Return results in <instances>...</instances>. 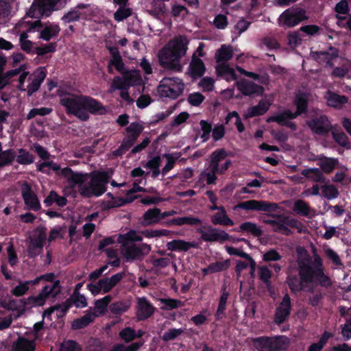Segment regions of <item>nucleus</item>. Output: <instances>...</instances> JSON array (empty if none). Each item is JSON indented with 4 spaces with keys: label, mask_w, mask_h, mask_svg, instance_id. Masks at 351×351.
<instances>
[{
    "label": "nucleus",
    "mask_w": 351,
    "mask_h": 351,
    "mask_svg": "<svg viewBox=\"0 0 351 351\" xmlns=\"http://www.w3.org/2000/svg\"><path fill=\"white\" fill-rule=\"evenodd\" d=\"M205 65L203 61L196 58V54L193 53L191 62L188 69V73L193 77L202 76L205 72Z\"/></svg>",
    "instance_id": "nucleus-30"
},
{
    "label": "nucleus",
    "mask_w": 351,
    "mask_h": 351,
    "mask_svg": "<svg viewBox=\"0 0 351 351\" xmlns=\"http://www.w3.org/2000/svg\"><path fill=\"white\" fill-rule=\"evenodd\" d=\"M291 310V298L286 294L279 306L276 309L275 314V322L281 324L287 319L290 313Z\"/></svg>",
    "instance_id": "nucleus-23"
},
{
    "label": "nucleus",
    "mask_w": 351,
    "mask_h": 351,
    "mask_svg": "<svg viewBox=\"0 0 351 351\" xmlns=\"http://www.w3.org/2000/svg\"><path fill=\"white\" fill-rule=\"evenodd\" d=\"M162 220L160 210L153 208L147 210L142 217L141 224L143 226H149L158 223Z\"/></svg>",
    "instance_id": "nucleus-27"
},
{
    "label": "nucleus",
    "mask_w": 351,
    "mask_h": 351,
    "mask_svg": "<svg viewBox=\"0 0 351 351\" xmlns=\"http://www.w3.org/2000/svg\"><path fill=\"white\" fill-rule=\"evenodd\" d=\"M60 292L59 281H56L43 287L37 295H32L24 300V304L28 308L41 306L49 298H54Z\"/></svg>",
    "instance_id": "nucleus-7"
},
{
    "label": "nucleus",
    "mask_w": 351,
    "mask_h": 351,
    "mask_svg": "<svg viewBox=\"0 0 351 351\" xmlns=\"http://www.w3.org/2000/svg\"><path fill=\"white\" fill-rule=\"evenodd\" d=\"M317 165L320 167L322 171L326 173H331L333 169L339 165V160L334 158H328L320 156L317 158Z\"/></svg>",
    "instance_id": "nucleus-31"
},
{
    "label": "nucleus",
    "mask_w": 351,
    "mask_h": 351,
    "mask_svg": "<svg viewBox=\"0 0 351 351\" xmlns=\"http://www.w3.org/2000/svg\"><path fill=\"white\" fill-rule=\"evenodd\" d=\"M142 78L139 71H131L124 74L123 77H114L112 80V84L110 87L109 91L112 93L116 90V88H121L123 87L130 88L141 84Z\"/></svg>",
    "instance_id": "nucleus-11"
},
{
    "label": "nucleus",
    "mask_w": 351,
    "mask_h": 351,
    "mask_svg": "<svg viewBox=\"0 0 351 351\" xmlns=\"http://www.w3.org/2000/svg\"><path fill=\"white\" fill-rule=\"evenodd\" d=\"M321 191L324 197L328 199H334L339 196L338 189L331 184H325L321 186Z\"/></svg>",
    "instance_id": "nucleus-50"
},
{
    "label": "nucleus",
    "mask_w": 351,
    "mask_h": 351,
    "mask_svg": "<svg viewBox=\"0 0 351 351\" xmlns=\"http://www.w3.org/2000/svg\"><path fill=\"white\" fill-rule=\"evenodd\" d=\"M166 246L169 251L186 252L192 247H197V244L195 242H189L182 239H174L167 242Z\"/></svg>",
    "instance_id": "nucleus-28"
},
{
    "label": "nucleus",
    "mask_w": 351,
    "mask_h": 351,
    "mask_svg": "<svg viewBox=\"0 0 351 351\" xmlns=\"http://www.w3.org/2000/svg\"><path fill=\"white\" fill-rule=\"evenodd\" d=\"M13 351H34L35 344L33 341L19 337L12 346Z\"/></svg>",
    "instance_id": "nucleus-39"
},
{
    "label": "nucleus",
    "mask_w": 351,
    "mask_h": 351,
    "mask_svg": "<svg viewBox=\"0 0 351 351\" xmlns=\"http://www.w3.org/2000/svg\"><path fill=\"white\" fill-rule=\"evenodd\" d=\"M318 117L308 121L307 125L311 130L317 134H322L328 132L330 128V123L328 118L322 114L316 112Z\"/></svg>",
    "instance_id": "nucleus-21"
},
{
    "label": "nucleus",
    "mask_w": 351,
    "mask_h": 351,
    "mask_svg": "<svg viewBox=\"0 0 351 351\" xmlns=\"http://www.w3.org/2000/svg\"><path fill=\"white\" fill-rule=\"evenodd\" d=\"M330 335L325 332L321 337L319 342L312 343L308 348L307 351H321L327 341L330 338Z\"/></svg>",
    "instance_id": "nucleus-64"
},
{
    "label": "nucleus",
    "mask_w": 351,
    "mask_h": 351,
    "mask_svg": "<svg viewBox=\"0 0 351 351\" xmlns=\"http://www.w3.org/2000/svg\"><path fill=\"white\" fill-rule=\"evenodd\" d=\"M46 238V233L43 230H36L33 232L27 246V253L29 257H34L42 252Z\"/></svg>",
    "instance_id": "nucleus-17"
},
{
    "label": "nucleus",
    "mask_w": 351,
    "mask_h": 351,
    "mask_svg": "<svg viewBox=\"0 0 351 351\" xmlns=\"http://www.w3.org/2000/svg\"><path fill=\"white\" fill-rule=\"evenodd\" d=\"M21 192L26 209L38 211L41 208L37 195L27 182L21 183Z\"/></svg>",
    "instance_id": "nucleus-15"
},
{
    "label": "nucleus",
    "mask_w": 351,
    "mask_h": 351,
    "mask_svg": "<svg viewBox=\"0 0 351 351\" xmlns=\"http://www.w3.org/2000/svg\"><path fill=\"white\" fill-rule=\"evenodd\" d=\"M132 14V10L128 6H119L117 11L114 13V19L117 22L123 21Z\"/></svg>",
    "instance_id": "nucleus-54"
},
{
    "label": "nucleus",
    "mask_w": 351,
    "mask_h": 351,
    "mask_svg": "<svg viewBox=\"0 0 351 351\" xmlns=\"http://www.w3.org/2000/svg\"><path fill=\"white\" fill-rule=\"evenodd\" d=\"M62 8L60 0H34L26 15L35 19L49 17Z\"/></svg>",
    "instance_id": "nucleus-6"
},
{
    "label": "nucleus",
    "mask_w": 351,
    "mask_h": 351,
    "mask_svg": "<svg viewBox=\"0 0 351 351\" xmlns=\"http://www.w3.org/2000/svg\"><path fill=\"white\" fill-rule=\"evenodd\" d=\"M284 221L287 227L289 228H295L299 233L305 231V227L303 223L292 217L284 216Z\"/></svg>",
    "instance_id": "nucleus-56"
},
{
    "label": "nucleus",
    "mask_w": 351,
    "mask_h": 351,
    "mask_svg": "<svg viewBox=\"0 0 351 351\" xmlns=\"http://www.w3.org/2000/svg\"><path fill=\"white\" fill-rule=\"evenodd\" d=\"M293 211L303 216H307L310 213V207L305 202L298 200L294 204Z\"/></svg>",
    "instance_id": "nucleus-63"
},
{
    "label": "nucleus",
    "mask_w": 351,
    "mask_h": 351,
    "mask_svg": "<svg viewBox=\"0 0 351 351\" xmlns=\"http://www.w3.org/2000/svg\"><path fill=\"white\" fill-rule=\"evenodd\" d=\"M60 28L58 24L47 23L40 32V38L48 41L53 38L57 37L60 33Z\"/></svg>",
    "instance_id": "nucleus-34"
},
{
    "label": "nucleus",
    "mask_w": 351,
    "mask_h": 351,
    "mask_svg": "<svg viewBox=\"0 0 351 351\" xmlns=\"http://www.w3.org/2000/svg\"><path fill=\"white\" fill-rule=\"evenodd\" d=\"M271 338L272 351L285 350L289 346V339L285 336H278Z\"/></svg>",
    "instance_id": "nucleus-44"
},
{
    "label": "nucleus",
    "mask_w": 351,
    "mask_h": 351,
    "mask_svg": "<svg viewBox=\"0 0 351 351\" xmlns=\"http://www.w3.org/2000/svg\"><path fill=\"white\" fill-rule=\"evenodd\" d=\"M230 122H234V123L237 125V130L239 132H243V124L242 123L241 120L237 112L232 111V112H230L226 117V123L228 124Z\"/></svg>",
    "instance_id": "nucleus-60"
},
{
    "label": "nucleus",
    "mask_w": 351,
    "mask_h": 351,
    "mask_svg": "<svg viewBox=\"0 0 351 351\" xmlns=\"http://www.w3.org/2000/svg\"><path fill=\"white\" fill-rule=\"evenodd\" d=\"M17 282L19 284L11 289L10 293L16 297L23 296L29 289L28 282L19 279Z\"/></svg>",
    "instance_id": "nucleus-53"
},
{
    "label": "nucleus",
    "mask_w": 351,
    "mask_h": 351,
    "mask_svg": "<svg viewBox=\"0 0 351 351\" xmlns=\"http://www.w3.org/2000/svg\"><path fill=\"white\" fill-rule=\"evenodd\" d=\"M20 26L27 27L26 32H23L20 34L19 41L21 49L26 51H30L32 48V43L27 39V32L33 31H38L42 27L41 22L40 21H27L25 19L19 24Z\"/></svg>",
    "instance_id": "nucleus-19"
},
{
    "label": "nucleus",
    "mask_w": 351,
    "mask_h": 351,
    "mask_svg": "<svg viewBox=\"0 0 351 351\" xmlns=\"http://www.w3.org/2000/svg\"><path fill=\"white\" fill-rule=\"evenodd\" d=\"M150 251V245L146 243H142L139 245L136 244H121V254L126 262L141 260Z\"/></svg>",
    "instance_id": "nucleus-9"
},
{
    "label": "nucleus",
    "mask_w": 351,
    "mask_h": 351,
    "mask_svg": "<svg viewBox=\"0 0 351 351\" xmlns=\"http://www.w3.org/2000/svg\"><path fill=\"white\" fill-rule=\"evenodd\" d=\"M16 161L21 165H29L34 162L33 156L23 149H19V154L16 156Z\"/></svg>",
    "instance_id": "nucleus-59"
},
{
    "label": "nucleus",
    "mask_w": 351,
    "mask_h": 351,
    "mask_svg": "<svg viewBox=\"0 0 351 351\" xmlns=\"http://www.w3.org/2000/svg\"><path fill=\"white\" fill-rule=\"evenodd\" d=\"M237 231L247 234H250L254 237H260L263 234L262 229L256 223L251 221L242 223Z\"/></svg>",
    "instance_id": "nucleus-37"
},
{
    "label": "nucleus",
    "mask_w": 351,
    "mask_h": 351,
    "mask_svg": "<svg viewBox=\"0 0 351 351\" xmlns=\"http://www.w3.org/2000/svg\"><path fill=\"white\" fill-rule=\"evenodd\" d=\"M4 74L9 82L12 77L19 76V88H23V82H25L29 71H27V65L22 64L18 68L10 70Z\"/></svg>",
    "instance_id": "nucleus-26"
},
{
    "label": "nucleus",
    "mask_w": 351,
    "mask_h": 351,
    "mask_svg": "<svg viewBox=\"0 0 351 351\" xmlns=\"http://www.w3.org/2000/svg\"><path fill=\"white\" fill-rule=\"evenodd\" d=\"M82 19L92 20L101 15V10L95 5L79 3Z\"/></svg>",
    "instance_id": "nucleus-24"
},
{
    "label": "nucleus",
    "mask_w": 351,
    "mask_h": 351,
    "mask_svg": "<svg viewBox=\"0 0 351 351\" xmlns=\"http://www.w3.org/2000/svg\"><path fill=\"white\" fill-rule=\"evenodd\" d=\"M189 41L184 36H178L171 40L158 53L160 65L165 69L180 72L182 70L180 60L188 49Z\"/></svg>",
    "instance_id": "nucleus-4"
},
{
    "label": "nucleus",
    "mask_w": 351,
    "mask_h": 351,
    "mask_svg": "<svg viewBox=\"0 0 351 351\" xmlns=\"http://www.w3.org/2000/svg\"><path fill=\"white\" fill-rule=\"evenodd\" d=\"M70 306L71 302L69 300L62 304L51 306L44 311L43 315V318H49L51 319L49 317L53 313H56L58 317H61L66 313Z\"/></svg>",
    "instance_id": "nucleus-33"
},
{
    "label": "nucleus",
    "mask_w": 351,
    "mask_h": 351,
    "mask_svg": "<svg viewBox=\"0 0 351 351\" xmlns=\"http://www.w3.org/2000/svg\"><path fill=\"white\" fill-rule=\"evenodd\" d=\"M305 11L300 8H291L283 12L278 19L280 26L291 27L306 19Z\"/></svg>",
    "instance_id": "nucleus-12"
},
{
    "label": "nucleus",
    "mask_w": 351,
    "mask_h": 351,
    "mask_svg": "<svg viewBox=\"0 0 351 351\" xmlns=\"http://www.w3.org/2000/svg\"><path fill=\"white\" fill-rule=\"evenodd\" d=\"M95 315L93 313H89L84 315L80 319H77L73 321L72 324V327L74 329H80L84 328L87 325H88L90 323L93 322V320L95 319Z\"/></svg>",
    "instance_id": "nucleus-47"
},
{
    "label": "nucleus",
    "mask_w": 351,
    "mask_h": 351,
    "mask_svg": "<svg viewBox=\"0 0 351 351\" xmlns=\"http://www.w3.org/2000/svg\"><path fill=\"white\" fill-rule=\"evenodd\" d=\"M71 184H78L79 191L85 197L100 196L106 191L109 176L105 171H95L90 174H82L73 172L65 167L60 172Z\"/></svg>",
    "instance_id": "nucleus-2"
},
{
    "label": "nucleus",
    "mask_w": 351,
    "mask_h": 351,
    "mask_svg": "<svg viewBox=\"0 0 351 351\" xmlns=\"http://www.w3.org/2000/svg\"><path fill=\"white\" fill-rule=\"evenodd\" d=\"M216 70L218 75L225 79L227 82L234 81L237 79L234 70L227 64H221L216 68Z\"/></svg>",
    "instance_id": "nucleus-40"
},
{
    "label": "nucleus",
    "mask_w": 351,
    "mask_h": 351,
    "mask_svg": "<svg viewBox=\"0 0 351 351\" xmlns=\"http://www.w3.org/2000/svg\"><path fill=\"white\" fill-rule=\"evenodd\" d=\"M154 308L145 298H141L138 299L137 302V316L138 319H145L152 315Z\"/></svg>",
    "instance_id": "nucleus-29"
},
{
    "label": "nucleus",
    "mask_w": 351,
    "mask_h": 351,
    "mask_svg": "<svg viewBox=\"0 0 351 351\" xmlns=\"http://www.w3.org/2000/svg\"><path fill=\"white\" fill-rule=\"evenodd\" d=\"M130 307L129 302L120 301L110 305V311L114 314H121L126 312Z\"/></svg>",
    "instance_id": "nucleus-61"
},
{
    "label": "nucleus",
    "mask_w": 351,
    "mask_h": 351,
    "mask_svg": "<svg viewBox=\"0 0 351 351\" xmlns=\"http://www.w3.org/2000/svg\"><path fill=\"white\" fill-rule=\"evenodd\" d=\"M46 77L44 68H38L32 74H28L27 78L23 82V88H19L23 91H27L29 95H31L37 91Z\"/></svg>",
    "instance_id": "nucleus-14"
},
{
    "label": "nucleus",
    "mask_w": 351,
    "mask_h": 351,
    "mask_svg": "<svg viewBox=\"0 0 351 351\" xmlns=\"http://www.w3.org/2000/svg\"><path fill=\"white\" fill-rule=\"evenodd\" d=\"M202 224V221L194 217H183L173 219L167 223V226L176 225L181 226L183 225L197 226Z\"/></svg>",
    "instance_id": "nucleus-42"
},
{
    "label": "nucleus",
    "mask_w": 351,
    "mask_h": 351,
    "mask_svg": "<svg viewBox=\"0 0 351 351\" xmlns=\"http://www.w3.org/2000/svg\"><path fill=\"white\" fill-rule=\"evenodd\" d=\"M254 346L259 351H272L271 338L261 337L254 340Z\"/></svg>",
    "instance_id": "nucleus-46"
},
{
    "label": "nucleus",
    "mask_w": 351,
    "mask_h": 351,
    "mask_svg": "<svg viewBox=\"0 0 351 351\" xmlns=\"http://www.w3.org/2000/svg\"><path fill=\"white\" fill-rule=\"evenodd\" d=\"M112 298L110 295L105 296L102 299L98 300L95 302L94 313L95 317H98L100 315L104 313L107 306L111 301Z\"/></svg>",
    "instance_id": "nucleus-48"
},
{
    "label": "nucleus",
    "mask_w": 351,
    "mask_h": 351,
    "mask_svg": "<svg viewBox=\"0 0 351 351\" xmlns=\"http://www.w3.org/2000/svg\"><path fill=\"white\" fill-rule=\"evenodd\" d=\"M278 208V204L276 203L252 199L238 204L234 206L233 209L234 210L241 208L247 211H263L272 215L271 213L275 212Z\"/></svg>",
    "instance_id": "nucleus-13"
},
{
    "label": "nucleus",
    "mask_w": 351,
    "mask_h": 351,
    "mask_svg": "<svg viewBox=\"0 0 351 351\" xmlns=\"http://www.w3.org/2000/svg\"><path fill=\"white\" fill-rule=\"evenodd\" d=\"M309 98V95L307 93H298L295 99V104L297 106V111L292 112L289 110H287L280 112L275 116H272L267 119L268 122L276 121L280 124H284L287 119H294L298 115L305 112L307 108V101Z\"/></svg>",
    "instance_id": "nucleus-8"
},
{
    "label": "nucleus",
    "mask_w": 351,
    "mask_h": 351,
    "mask_svg": "<svg viewBox=\"0 0 351 351\" xmlns=\"http://www.w3.org/2000/svg\"><path fill=\"white\" fill-rule=\"evenodd\" d=\"M324 252L326 256L329 258L333 264L337 266H343V263L338 254L329 247H325L324 248Z\"/></svg>",
    "instance_id": "nucleus-62"
},
{
    "label": "nucleus",
    "mask_w": 351,
    "mask_h": 351,
    "mask_svg": "<svg viewBox=\"0 0 351 351\" xmlns=\"http://www.w3.org/2000/svg\"><path fill=\"white\" fill-rule=\"evenodd\" d=\"M211 221L214 225H234V221L228 216L223 206H220L219 210L211 216Z\"/></svg>",
    "instance_id": "nucleus-32"
},
{
    "label": "nucleus",
    "mask_w": 351,
    "mask_h": 351,
    "mask_svg": "<svg viewBox=\"0 0 351 351\" xmlns=\"http://www.w3.org/2000/svg\"><path fill=\"white\" fill-rule=\"evenodd\" d=\"M172 231L167 229L145 230L141 232L142 235L148 239L169 237Z\"/></svg>",
    "instance_id": "nucleus-49"
},
{
    "label": "nucleus",
    "mask_w": 351,
    "mask_h": 351,
    "mask_svg": "<svg viewBox=\"0 0 351 351\" xmlns=\"http://www.w3.org/2000/svg\"><path fill=\"white\" fill-rule=\"evenodd\" d=\"M239 90L245 95H261L263 88L248 80H241L238 83Z\"/></svg>",
    "instance_id": "nucleus-25"
},
{
    "label": "nucleus",
    "mask_w": 351,
    "mask_h": 351,
    "mask_svg": "<svg viewBox=\"0 0 351 351\" xmlns=\"http://www.w3.org/2000/svg\"><path fill=\"white\" fill-rule=\"evenodd\" d=\"M233 56L232 47L223 45L220 49H219L215 55V60L217 62H227L230 60Z\"/></svg>",
    "instance_id": "nucleus-43"
},
{
    "label": "nucleus",
    "mask_w": 351,
    "mask_h": 351,
    "mask_svg": "<svg viewBox=\"0 0 351 351\" xmlns=\"http://www.w3.org/2000/svg\"><path fill=\"white\" fill-rule=\"evenodd\" d=\"M143 236L141 232L136 230H130L123 234H119L117 238V241L120 244H134V241H141Z\"/></svg>",
    "instance_id": "nucleus-35"
},
{
    "label": "nucleus",
    "mask_w": 351,
    "mask_h": 351,
    "mask_svg": "<svg viewBox=\"0 0 351 351\" xmlns=\"http://www.w3.org/2000/svg\"><path fill=\"white\" fill-rule=\"evenodd\" d=\"M53 202H56L59 206H63L66 204V199L62 196H59L55 191H51L44 200V203L47 206H49Z\"/></svg>",
    "instance_id": "nucleus-52"
},
{
    "label": "nucleus",
    "mask_w": 351,
    "mask_h": 351,
    "mask_svg": "<svg viewBox=\"0 0 351 351\" xmlns=\"http://www.w3.org/2000/svg\"><path fill=\"white\" fill-rule=\"evenodd\" d=\"M272 229L276 232L287 236L292 234L291 229L286 226V224L284 221V217H278V219H276L275 225Z\"/></svg>",
    "instance_id": "nucleus-57"
},
{
    "label": "nucleus",
    "mask_w": 351,
    "mask_h": 351,
    "mask_svg": "<svg viewBox=\"0 0 351 351\" xmlns=\"http://www.w3.org/2000/svg\"><path fill=\"white\" fill-rule=\"evenodd\" d=\"M16 158V153L13 149L0 152V167L11 164Z\"/></svg>",
    "instance_id": "nucleus-55"
},
{
    "label": "nucleus",
    "mask_w": 351,
    "mask_h": 351,
    "mask_svg": "<svg viewBox=\"0 0 351 351\" xmlns=\"http://www.w3.org/2000/svg\"><path fill=\"white\" fill-rule=\"evenodd\" d=\"M169 0H143L147 12L149 14L158 17L160 14L167 10L165 2Z\"/></svg>",
    "instance_id": "nucleus-22"
},
{
    "label": "nucleus",
    "mask_w": 351,
    "mask_h": 351,
    "mask_svg": "<svg viewBox=\"0 0 351 351\" xmlns=\"http://www.w3.org/2000/svg\"><path fill=\"white\" fill-rule=\"evenodd\" d=\"M124 274L118 273L112 276L110 278L101 279L99 280L100 288L103 289V293L110 291L123 278Z\"/></svg>",
    "instance_id": "nucleus-36"
},
{
    "label": "nucleus",
    "mask_w": 351,
    "mask_h": 351,
    "mask_svg": "<svg viewBox=\"0 0 351 351\" xmlns=\"http://www.w3.org/2000/svg\"><path fill=\"white\" fill-rule=\"evenodd\" d=\"M82 19L80 7L77 4L75 7L71 8L69 11L65 13L62 17V21L65 23H70L72 22L77 21Z\"/></svg>",
    "instance_id": "nucleus-45"
},
{
    "label": "nucleus",
    "mask_w": 351,
    "mask_h": 351,
    "mask_svg": "<svg viewBox=\"0 0 351 351\" xmlns=\"http://www.w3.org/2000/svg\"><path fill=\"white\" fill-rule=\"evenodd\" d=\"M60 103L69 115H74L81 121H86L89 113L103 114L104 107L95 99L79 94H59Z\"/></svg>",
    "instance_id": "nucleus-3"
},
{
    "label": "nucleus",
    "mask_w": 351,
    "mask_h": 351,
    "mask_svg": "<svg viewBox=\"0 0 351 351\" xmlns=\"http://www.w3.org/2000/svg\"><path fill=\"white\" fill-rule=\"evenodd\" d=\"M184 88V83L181 78L166 77L160 80L157 90L160 97L175 99L183 93Z\"/></svg>",
    "instance_id": "nucleus-5"
},
{
    "label": "nucleus",
    "mask_w": 351,
    "mask_h": 351,
    "mask_svg": "<svg viewBox=\"0 0 351 351\" xmlns=\"http://www.w3.org/2000/svg\"><path fill=\"white\" fill-rule=\"evenodd\" d=\"M311 56L319 64L332 67L335 64L339 63L341 58L339 57L338 51L330 47L328 51H313Z\"/></svg>",
    "instance_id": "nucleus-18"
},
{
    "label": "nucleus",
    "mask_w": 351,
    "mask_h": 351,
    "mask_svg": "<svg viewBox=\"0 0 351 351\" xmlns=\"http://www.w3.org/2000/svg\"><path fill=\"white\" fill-rule=\"evenodd\" d=\"M328 105L341 108L343 104L348 102V98L343 95H339L331 92H328L325 96Z\"/></svg>",
    "instance_id": "nucleus-41"
},
{
    "label": "nucleus",
    "mask_w": 351,
    "mask_h": 351,
    "mask_svg": "<svg viewBox=\"0 0 351 351\" xmlns=\"http://www.w3.org/2000/svg\"><path fill=\"white\" fill-rule=\"evenodd\" d=\"M201 239L207 242H223L229 241L230 236L224 230L211 226H204L198 229Z\"/></svg>",
    "instance_id": "nucleus-16"
},
{
    "label": "nucleus",
    "mask_w": 351,
    "mask_h": 351,
    "mask_svg": "<svg viewBox=\"0 0 351 351\" xmlns=\"http://www.w3.org/2000/svg\"><path fill=\"white\" fill-rule=\"evenodd\" d=\"M180 156V155L178 153L164 154L163 156L167 159V164L162 170V173L163 175L167 174L173 168L175 162L179 158Z\"/></svg>",
    "instance_id": "nucleus-58"
},
{
    "label": "nucleus",
    "mask_w": 351,
    "mask_h": 351,
    "mask_svg": "<svg viewBox=\"0 0 351 351\" xmlns=\"http://www.w3.org/2000/svg\"><path fill=\"white\" fill-rule=\"evenodd\" d=\"M313 254V266L310 265L308 258L298 260L300 278L296 276L287 277V282L293 293H298L302 290L311 291L312 286L317 284L323 287H328L332 284L330 278L324 274L322 258L315 248Z\"/></svg>",
    "instance_id": "nucleus-1"
},
{
    "label": "nucleus",
    "mask_w": 351,
    "mask_h": 351,
    "mask_svg": "<svg viewBox=\"0 0 351 351\" xmlns=\"http://www.w3.org/2000/svg\"><path fill=\"white\" fill-rule=\"evenodd\" d=\"M218 173L215 169H213L211 167H208L200 173V180L205 181L207 184H215L217 177L216 174Z\"/></svg>",
    "instance_id": "nucleus-51"
},
{
    "label": "nucleus",
    "mask_w": 351,
    "mask_h": 351,
    "mask_svg": "<svg viewBox=\"0 0 351 351\" xmlns=\"http://www.w3.org/2000/svg\"><path fill=\"white\" fill-rule=\"evenodd\" d=\"M227 156L226 152L223 149H219L212 153L210 155V161L209 166L217 171L219 174L224 173L231 165L230 160H226L221 162Z\"/></svg>",
    "instance_id": "nucleus-20"
},
{
    "label": "nucleus",
    "mask_w": 351,
    "mask_h": 351,
    "mask_svg": "<svg viewBox=\"0 0 351 351\" xmlns=\"http://www.w3.org/2000/svg\"><path fill=\"white\" fill-rule=\"evenodd\" d=\"M301 173L307 179L313 182L324 183L326 181L323 172L318 168L304 169Z\"/></svg>",
    "instance_id": "nucleus-38"
},
{
    "label": "nucleus",
    "mask_w": 351,
    "mask_h": 351,
    "mask_svg": "<svg viewBox=\"0 0 351 351\" xmlns=\"http://www.w3.org/2000/svg\"><path fill=\"white\" fill-rule=\"evenodd\" d=\"M144 127L141 122L131 123L125 129V136L119 149L116 151L117 154H122L132 147L136 140L142 133Z\"/></svg>",
    "instance_id": "nucleus-10"
}]
</instances>
